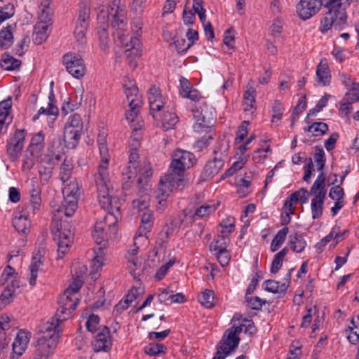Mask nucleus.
Masks as SVG:
<instances>
[{
	"label": "nucleus",
	"mask_w": 359,
	"mask_h": 359,
	"mask_svg": "<svg viewBox=\"0 0 359 359\" xmlns=\"http://www.w3.org/2000/svg\"><path fill=\"white\" fill-rule=\"evenodd\" d=\"M97 145L100 158L97 172L95 175L97 200L101 208L108 210V212L103 219L96 222L92 235L96 243L101 245L107 239V227L113 235L117 232L116 225L120 218V206L117 203L118 200L112 198L109 194V164L111 156L109 153L107 135L104 132L98 135Z\"/></svg>",
	"instance_id": "f257e3e1"
},
{
	"label": "nucleus",
	"mask_w": 359,
	"mask_h": 359,
	"mask_svg": "<svg viewBox=\"0 0 359 359\" xmlns=\"http://www.w3.org/2000/svg\"><path fill=\"white\" fill-rule=\"evenodd\" d=\"M139 154L136 149L130 151L129 161L123 169L122 184L123 189H129L136 179L137 184L141 187L147 185V179L152 175V170L149 164L138 161Z\"/></svg>",
	"instance_id": "f03ea898"
},
{
	"label": "nucleus",
	"mask_w": 359,
	"mask_h": 359,
	"mask_svg": "<svg viewBox=\"0 0 359 359\" xmlns=\"http://www.w3.org/2000/svg\"><path fill=\"white\" fill-rule=\"evenodd\" d=\"M62 321L55 315L41 326L36 347L41 359L46 358L51 350L55 348L60 337V323Z\"/></svg>",
	"instance_id": "7ed1b4c3"
},
{
	"label": "nucleus",
	"mask_w": 359,
	"mask_h": 359,
	"mask_svg": "<svg viewBox=\"0 0 359 359\" xmlns=\"http://www.w3.org/2000/svg\"><path fill=\"white\" fill-rule=\"evenodd\" d=\"M215 114L214 109L209 107L205 103L193 109V116L196 120V123L194 126V131L202 133L208 130V135L202 137L194 143V148L198 151L206 148L210 144V140L213 138V132L210 125L215 119Z\"/></svg>",
	"instance_id": "20e7f679"
},
{
	"label": "nucleus",
	"mask_w": 359,
	"mask_h": 359,
	"mask_svg": "<svg viewBox=\"0 0 359 359\" xmlns=\"http://www.w3.org/2000/svg\"><path fill=\"white\" fill-rule=\"evenodd\" d=\"M353 0H325L324 6L327 9L321 20L322 31L326 32L332 26H340L347 19L346 9Z\"/></svg>",
	"instance_id": "39448f33"
},
{
	"label": "nucleus",
	"mask_w": 359,
	"mask_h": 359,
	"mask_svg": "<svg viewBox=\"0 0 359 359\" xmlns=\"http://www.w3.org/2000/svg\"><path fill=\"white\" fill-rule=\"evenodd\" d=\"M81 287L82 283L79 279L72 281L58 298L59 308L55 314L60 318L61 320L69 318L72 311L76 308L79 302V292Z\"/></svg>",
	"instance_id": "423d86ee"
},
{
	"label": "nucleus",
	"mask_w": 359,
	"mask_h": 359,
	"mask_svg": "<svg viewBox=\"0 0 359 359\" xmlns=\"http://www.w3.org/2000/svg\"><path fill=\"white\" fill-rule=\"evenodd\" d=\"M196 158L194 155L185 150L177 149L172 156L168 170L170 173L180 177V182L185 179L184 170L194 165Z\"/></svg>",
	"instance_id": "0eeeda50"
},
{
	"label": "nucleus",
	"mask_w": 359,
	"mask_h": 359,
	"mask_svg": "<svg viewBox=\"0 0 359 359\" xmlns=\"http://www.w3.org/2000/svg\"><path fill=\"white\" fill-rule=\"evenodd\" d=\"M186 183V179H183L180 182V177L168 170V174L163 176L158 184V188L156 191V198L158 200L159 205L163 206V202L173 192L175 189H182Z\"/></svg>",
	"instance_id": "6e6552de"
},
{
	"label": "nucleus",
	"mask_w": 359,
	"mask_h": 359,
	"mask_svg": "<svg viewBox=\"0 0 359 359\" xmlns=\"http://www.w3.org/2000/svg\"><path fill=\"white\" fill-rule=\"evenodd\" d=\"M234 330L236 329H228L225 332L217 346V352L212 359H225L238 347V339L233 338L236 332Z\"/></svg>",
	"instance_id": "1a4fd4ad"
},
{
	"label": "nucleus",
	"mask_w": 359,
	"mask_h": 359,
	"mask_svg": "<svg viewBox=\"0 0 359 359\" xmlns=\"http://www.w3.org/2000/svg\"><path fill=\"white\" fill-rule=\"evenodd\" d=\"M27 131L25 129L17 130L13 136L7 142L6 153L11 161H17L24 147Z\"/></svg>",
	"instance_id": "9d476101"
},
{
	"label": "nucleus",
	"mask_w": 359,
	"mask_h": 359,
	"mask_svg": "<svg viewBox=\"0 0 359 359\" xmlns=\"http://www.w3.org/2000/svg\"><path fill=\"white\" fill-rule=\"evenodd\" d=\"M110 18H111V15L110 14L109 10L108 8L104 9L103 6L97 14V20L100 26L97 28V32L100 47L103 51H106L109 48L107 27Z\"/></svg>",
	"instance_id": "9b49d317"
},
{
	"label": "nucleus",
	"mask_w": 359,
	"mask_h": 359,
	"mask_svg": "<svg viewBox=\"0 0 359 359\" xmlns=\"http://www.w3.org/2000/svg\"><path fill=\"white\" fill-rule=\"evenodd\" d=\"M63 64L67 71L76 79L82 78L86 72L83 59L75 53H67L63 56Z\"/></svg>",
	"instance_id": "f8f14e48"
},
{
	"label": "nucleus",
	"mask_w": 359,
	"mask_h": 359,
	"mask_svg": "<svg viewBox=\"0 0 359 359\" xmlns=\"http://www.w3.org/2000/svg\"><path fill=\"white\" fill-rule=\"evenodd\" d=\"M54 238L57 241V259H62L69 251L74 235L69 228L64 226L54 233Z\"/></svg>",
	"instance_id": "ddd939ff"
},
{
	"label": "nucleus",
	"mask_w": 359,
	"mask_h": 359,
	"mask_svg": "<svg viewBox=\"0 0 359 359\" xmlns=\"http://www.w3.org/2000/svg\"><path fill=\"white\" fill-rule=\"evenodd\" d=\"M322 5V0H300L296 9L299 17L306 20L315 15L320 11Z\"/></svg>",
	"instance_id": "4468645a"
},
{
	"label": "nucleus",
	"mask_w": 359,
	"mask_h": 359,
	"mask_svg": "<svg viewBox=\"0 0 359 359\" xmlns=\"http://www.w3.org/2000/svg\"><path fill=\"white\" fill-rule=\"evenodd\" d=\"M112 346V339L110 335L109 328L107 326H102L98 330V332L95 334L94 341L93 342V349L97 351H108Z\"/></svg>",
	"instance_id": "2eb2a0df"
},
{
	"label": "nucleus",
	"mask_w": 359,
	"mask_h": 359,
	"mask_svg": "<svg viewBox=\"0 0 359 359\" xmlns=\"http://www.w3.org/2000/svg\"><path fill=\"white\" fill-rule=\"evenodd\" d=\"M33 215L29 207H25L22 210L15 213L13 219V224L15 229L22 234H27L31 228L30 216Z\"/></svg>",
	"instance_id": "dca6fc26"
},
{
	"label": "nucleus",
	"mask_w": 359,
	"mask_h": 359,
	"mask_svg": "<svg viewBox=\"0 0 359 359\" xmlns=\"http://www.w3.org/2000/svg\"><path fill=\"white\" fill-rule=\"evenodd\" d=\"M134 244L135 248L128 251L126 255V259L128 262V267L129 272L134 277L140 276L144 270V263H143L142 258L138 255V247Z\"/></svg>",
	"instance_id": "f3484780"
},
{
	"label": "nucleus",
	"mask_w": 359,
	"mask_h": 359,
	"mask_svg": "<svg viewBox=\"0 0 359 359\" xmlns=\"http://www.w3.org/2000/svg\"><path fill=\"white\" fill-rule=\"evenodd\" d=\"M28 192L29 196L31 212L34 214L36 210H39L41 206V189L35 177H32L28 182Z\"/></svg>",
	"instance_id": "a211bd4d"
},
{
	"label": "nucleus",
	"mask_w": 359,
	"mask_h": 359,
	"mask_svg": "<svg viewBox=\"0 0 359 359\" xmlns=\"http://www.w3.org/2000/svg\"><path fill=\"white\" fill-rule=\"evenodd\" d=\"M148 100L151 114L157 120L158 116L157 113L164 107L165 98L162 95L158 88L151 86L148 90Z\"/></svg>",
	"instance_id": "6ab92c4d"
},
{
	"label": "nucleus",
	"mask_w": 359,
	"mask_h": 359,
	"mask_svg": "<svg viewBox=\"0 0 359 359\" xmlns=\"http://www.w3.org/2000/svg\"><path fill=\"white\" fill-rule=\"evenodd\" d=\"M46 249L43 246H40L34 252L31 264L29 265V282L31 285H34L38 277V273L41 269L43 263Z\"/></svg>",
	"instance_id": "aec40b11"
},
{
	"label": "nucleus",
	"mask_w": 359,
	"mask_h": 359,
	"mask_svg": "<svg viewBox=\"0 0 359 359\" xmlns=\"http://www.w3.org/2000/svg\"><path fill=\"white\" fill-rule=\"evenodd\" d=\"M78 208V201L75 198H64L61 205L51 204L52 212L56 217H61L62 215L69 217L76 212Z\"/></svg>",
	"instance_id": "412c9836"
},
{
	"label": "nucleus",
	"mask_w": 359,
	"mask_h": 359,
	"mask_svg": "<svg viewBox=\"0 0 359 359\" xmlns=\"http://www.w3.org/2000/svg\"><path fill=\"white\" fill-rule=\"evenodd\" d=\"M123 86L129 106H141L142 97L139 95V90L134 80L126 78L123 80Z\"/></svg>",
	"instance_id": "4be33fe9"
},
{
	"label": "nucleus",
	"mask_w": 359,
	"mask_h": 359,
	"mask_svg": "<svg viewBox=\"0 0 359 359\" xmlns=\"http://www.w3.org/2000/svg\"><path fill=\"white\" fill-rule=\"evenodd\" d=\"M292 270L293 269L289 270L286 273L285 278V282L280 283L274 280H267L264 281L263 284L264 289L273 294H278L279 295L284 294L287 290Z\"/></svg>",
	"instance_id": "5701e85b"
},
{
	"label": "nucleus",
	"mask_w": 359,
	"mask_h": 359,
	"mask_svg": "<svg viewBox=\"0 0 359 359\" xmlns=\"http://www.w3.org/2000/svg\"><path fill=\"white\" fill-rule=\"evenodd\" d=\"M121 43L126 48V54L128 57H139L141 55L140 49V41L137 36L128 38V35L123 34L119 36Z\"/></svg>",
	"instance_id": "b1692460"
},
{
	"label": "nucleus",
	"mask_w": 359,
	"mask_h": 359,
	"mask_svg": "<svg viewBox=\"0 0 359 359\" xmlns=\"http://www.w3.org/2000/svg\"><path fill=\"white\" fill-rule=\"evenodd\" d=\"M111 5L108 8L111 15L112 25L114 27H119L121 25H125L126 10L124 7L121 6V0H111Z\"/></svg>",
	"instance_id": "393cba45"
},
{
	"label": "nucleus",
	"mask_w": 359,
	"mask_h": 359,
	"mask_svg": "<svg viewBox=\"0 0 359 359\" xmlns=\"http://www.w3.org/2000/svg\"><path fill=\"white\" fill-rule=\"evenodd\" d=\"M95 256L90 264V276L92 279L96 280L103 266L106 264L104 250L99 247L94 250Z\"/></svg>",
	"instance_id": "a878e982"
},
{
	"label": "nucleus",
	"mask_w": 359,
	"mask_h": 359,
	"mask_svg": "<svg viewBox=\"0 0 359 359\" xmlns=\"http://www.w3.org/2000/svg\"><path fill=\"white\" fill-rule=\"evenodd\" d=\"M153 224V213L151 210H147L142 216L141 226L138 229L137 235L134 238L135 245H137L140 240H147L145 236L151 231Z\"/></svg>",
	"instance_id": "bb28decb"
},
{
	"label": "nucleus",
	"mask_w": 359,
	"mask_h": 359,
	"mask_svg": "<svg viewBox=\"0 0 359 359\" xmlns=\"http://www.w3.org/2000/svg\"><path fill=\"white\" fill-rule=\"evenodd\" d=\"M256 90L254 87L250 86L243 94V111L245 116H252L257 110L256 106Z\"/></svg>",
	"instance_id": "cd10ccee"
},
{
	"label": "nucleus",
	"mask_w": 359,
	"mask_h": 359,
	"mask_svg": "<svg viewBox=\"0 0 359 359\" xmlns=\"http://www.w3.org/2000/svg\"><path fill=\"white\" fill-rule=\"evenodd\" d=\"M327 193L326 175L325 172L319 173L316 180L313 182L311 189L310 194L313 198L318 200H325Z\"/></svg>",
	"instance_id": "c85d7f7f"
},
{
	"label": "nucleus",
	"mask_w": 359,
	"mask_h": 359,
	"mask_svg": "<svg viewBox=\"0 0 359 359\" xmlns=\"http://www.w3.org/2000/svg\"><path fill=\"white\" fill-rule=\"evenodd\" d=\"M331 81V72L325 60H321L316 71V82L320 86H329Z\"/></svg>",
	"instance_id": "c756f323"
},
{
	"label": "nucleus",
	"mask_w": 359,
	"mask_h": 359,
	"mask_svg": "<svg viewBox=\"0 0 359 359\" xmlns=\"http://www.w3.org/2000/svg\"><path fill=\"white\" fill-rule=\"evenodd\" d=\"M31 334L25 330H20L13 343V353L20 356L26 350Z\"/></svg>",
	"instance_id": "7c9ffc66"
},
{
	"label": "nucleus",
	"mask_w": 359,
	"mask_h": 359,
	"mask_svg": "<svg viewBox=\"0 0 359 359\" xmlns=\"http://www.w3.org/2000/svg\"><path fill=\"white\" fill-rule=\"evenodd\" d=\"M224 165V159L214 157L212 160L208 161L205 165L202 172V176L205 180L212 178L219 172Z\"/></svg>",
	"instance_id": "2f4dec72"
},
{
	"label": "nucleus",
	"mask_w": 359,
	"mask_h": 359,
	"mask_svg": "<svg viewBox=\"0 0 359 359\" xmlns=\"http://www.w3.org/2000/svg\"><path fill=\"white\" fill-rule=\"evenodd\" d=\"M180 95L185 98H188L192 101L197 102L201 98L199 91L193 88L190 82L185 78L182 77L180 79Z\"/></svg>",
	"instance_id": "473e14b6"
},
{
	"label": "nucleus",
	"mask_w": 359,
	"mask_h": 359,
	"mask_svg": "<svg viewBox=\"0 0 359 359\" xmlns=\"http://www.w3.org/2000/svg\"><path fill=\"white\" fill-rule=\"evenodd\" d=\"M130 109L126 112V118L130 128L133 130H141L144 126V122L140 116H139L138 108L140 106H129Z\"/></svg>",
	"instance_id": "72a5a7b5"
},
{
	"label": "nucleus",
	"mask_w": 359,
	"mask_h": 359,
	"mask_svg": "<svg viewBox=\"0 0 359 359\" xmlns=\"http://www.w3.org/2000/svg\"><path fill=\"white\" fill-rule=\"evenodd\" d=\"M141 292V288L133 287L126 295L125 299L123 301H121L118 304L116 305L115 309L118 312H121L124 310H126L130 305L133 304V303L136 300Z\"/></svg>",
	"instance_id": "f704fd0d"
},
{
	"label": "nucleus",
	"mask_w": 359,
	"mask_h": 359,
	"mask_svg": "<svg viewBox=\"0 0 359 359\" xmlns=\"http://www.w3.org/2000/svg\"><path fill=\"white\" fill-rule=\"evenodd\" d=\"M81 131H76L69 127H65L63 140L65 147L68 149L75 148L81 138Z\"/></svg>",
	"instance_id": "c9c22d12"
},
{
	"label": "nucleus",
	"mask_w": 359,
	"mask_h": 359,
	"mask_svg": "<svg viewBox=\"0 0 359 359\" xmlns=\"http://www.w3.org/2000/svg\"><path fill=\"white\" fill-rule=\"evenodd\" d=\"M44 137L45 136L42 131L34 134L30 140L27 150H29V151L32 153L41 156L42 151L44 148Z\"/></svg>",
	"instance_id": "e433bc0d"
},
{
	"label": "nucleus",
	"mask_w": 359,
	"mask_h": 359,
	"mask_svg": "<svg viewBox=\"0 0 359 359\" xmlns=\"http://www.w3.org/2000/svg\"><path fill=\"white\" fill-rule=\"evenodd\" d=\"M288 245L293 252L295 253H301L304 250L307 244L302 234L295 233L289 236Z\"/></svg>",
	"instance_id": "4c0bfd02"
},
{
	"label": "nucleus",
	"mask_w": 359,
	"mask_h": 359,
	"mask_svg": "<svg viewBox=\"0 0 359 359\" xmlns=\"http://www.w3.org/2000/svg\"><path fill=\"white\" fill-rule=\"evenodd\" d=\"M236 329L235 330L236 334L233 337V338H237L238 339V343L240 342V338L238 335L241 334V332L244 331L245 333H248L250 334H253L255 333L256 328L254 325V323L252 320L248 319V318H243L241 320V323L239 325H233L232 327H229V329Z\"/></svg>",
	"instance_id": "58836bf2"
},
{
	"label": "nucleus",
	"mask_w": 359,
	"mask_h": 359,
	"mask_svg": "<svg viewBox=\"0 0 359 359\" xmlns=\"http://www.w3.org/2000/svg\"><path fill=\"white\" fill-rule=\"evenodd\" d=\"M39 175L41 181L46 184L52 176L53 163L51 159L41 160L38 166Z\"/></svg>",
	"instance_id": "ea45409f"
},
{
	"label": "nucleus",
	"mask_w": 359,
	"mask_h": 359,
	"mask_svg": "<svg viewBox=\"0 0 359 359\" xmlns=\"http://www.w3.org/2000/svg\"><path fill=\"white\" fill-rule=\"evenodd\" d=\"M90 24L76 22L74 30V36L76 42L83 48L86 44V34Z\"/></svg>",
	"instance_id": "a19ab883"
},
{
	"label": "nucleus",
	"mask_w": 359,
	"mask_h": 359,
	"mask_svg": "<svg viewBox=\"0 0 359 359\" xmlns=\"http://www.w3.org/2000/svg\"><path fill=\"white\" fill-rule=\"evenodd\" d=\"M64 198H75L78 201L80 196V185L79 182L74 179L65 184L62 188Z\"/></svg>",
	"instance_id": "79ce46f5"
},
{
	"label": "nucleus",
	"mask_w": 359,
	"mask_h": 359,
	"mask_svg": "<svg viewBox=\"0 0 359 359\" xmlns=\"http://www.w3.org/2000/svg\"><path fill=\"white\" fill-rule=\"evenodd\" d=\"M297 204L290 196H287L283 208L285 214L281 216V224L283 225H286L290 222L291 216L294 214V206Z\"/></svg>",
	"instance_id": "37998d69"
},
{
	"label": "nucleus",
	"mask_w": 359,
	"mask_h": 359,
	"mask_svg": "<svg viewBox=\"0 0 359 359\" xmlns=\"http://www.w3.org/2000/svg\"><path fill=\"white\" fill-rule=\"evenodd\" d=\"M76 22L90 24V0H81L78 11V18Z\"/></svg>",
	"instance_id": "c03bdc74"
},
{
	"label": "nucleus",
	"mask_w": 359,
	"mask_h": 359,
	"mask_svg": "<svg viewBox=\"0 0 359 359\" xmlns=\"http://www.w3.org/2000/svg\"><path fill=\"white\" fill-rule=\"evenodd\" d=\"M236 219L231 216L223 219L217 227V233L229 237L235 230Z\"/></svg>",
	"instance_id": "a18cd8bd"
},
{
	"label": "nucleus",
	"mask_w": 359,
	"mask_h": 359,
	"mask_svg": "<svg viewBox=\"0 0 359 359\" xmlns=\"http://www.w3.org/2000/svg\"><path fill=\"white\" fill-rule=\"evenodd\" d=\"M144 191L142 194L140 195L136 199H134L132 203L133 208L138 212L147 210L149 205L150 198L148 194V189L144 186L142 187Z\"/></svg>",
	"instance_id": "49530a36"
},
{
	"label": "nucleus",
	"mask_w": 359,
	"mask_h": 359,
	"mask_svg": "<svg viewBox=\"0 0 359 359\" xmlns=\"http://www.w3.org/2000/svg\"><path fill=\"white\" fill-rule=\"evenodd\" d=\"M11 327L10 318L6 315L0 317V352L6 345V332Z\"/></svg>",
	"instance_id": "de8ad7c7"
},
{
	"label": "nucleus",
	"mask_w": 359,
	"mask_h": 359,
	"mask_svg": "<svg viewBox=\"0 0 359 359\" xmlns=\"http://www.w3.org/2000/svg\"><path fill=\"white\" fill-rule=\"evenodd\" d=\"M40 156L26 149L22 160V171L24 172L30 171Z\"/></svg>",
	"instance_id": "09e8293b"
},
{
	"label": "nucleus",
	"mask_w": 359,
	"mask_h": 359,
	"mask_svg": "<svg viewBox=\"0 0 359 359\" xmlns=\"http://www.w3.org/2000/svg\"><path fill=\"white\" fill-rule=\"evenodd\" d=\"M20 65L21 62L19 60L7 53L3 54L0 60V66L8 71L15 70L20 67Z\"/></svg>",
	"instance_id": "8fccbe9b"
},
{
	"label": "nucleus",
	"mask_w": 359,
	"mask_h": 359,
	"mask_svg": "<svg viewBox=\"0 0 359 359\" xmlns=\"http://www.w3.org/2000/svg\"><path fill=\"white\" fill-rule=\"evenodd\" d=\"M229 242V237L217 233V237L210 245V250L211 252H219L227 250Z\"/></svg>",
	"instance_id": "3c124183"
},
{
	"label": "nucleus",
	"mask_w": 359,
	"mask_h": 359,
	"mask_svg": "<svg viewBox=\"0 0 359 359\" xmlns=\"http://www.w3.org/2000/svg\"><path fill=\"white\" fill-rule=\"evenodd\" d=\"M13 27L8 25L0 32V47L2 49H7L13 44Z\"/></svg>",
	"instance_id": "603ef678"
},
{
	"label": "nucleus",
	"mask_w": 359,
	"mask_h": 359,
	"mask_svg": "<svg viewBox=\"0 0 359 359\" xmlns=\"http://www.w3.org/2000/svg\"><path fill=\"white\" fill-rule=\"evenodd\" d=\"M288 252V248L285 247L274 255L270 269V271L272 273H278L281 269L283 266V259L287 255Z\"/></svg>",
	"instance_id": "864d4df0"
},
{
	"label": "nucleus",
	"mask_w": 359,
	"mask_h": 359,
	"mask_svg": "<svg viewBox=\"0 0 359 359\" xmlns=\"http://www.w3.org/2000/svg\"><path fill=\"white\" fill-rule=\"evenodd\" d=\"M198 302L207 309L215 306V293L213 290L205 289L198 297Z\"/></svg>",
	"instance_id": "5fc2aeb1"
},
{
	"label": "nucleus",
	"mask_w": 359,
	"mask_h": 359,
	"mask_svg": "<svg viewBox=\"0 0 359 359\" xmlns=\"http://www.w3.org/2000/svg\"><path fill=\"white\" fill-rule=\"evenodd\" d=\"M287 233V227H283L278 231L271 243L270 250L271 252H276L282 246L286 239Z\"/></svg>",
	"instance_id": "6e6d98bb"
},
{
	"label": "nucleus",
	"mask_w": 359,
	"mask_h": 359,
	"mask_svg": "<svg viewBox=\"0 0 359 359\" xmlns=\"http://www.w3.org/2000/svg\"><path fill=\"white\" fill-rule=\"evenodd\" d=\"M306 133H311L313 136H322L328 130V126L323 122H314L307 128H304Z\"/></svg>",
	"instance_id": "4d7b16f0"
},
{
	"label": "nucleus",
	"mask_w": 359,
	"mask_h": 359,
	"mask_svg": "<svg viewBox=\"0 0 359 359\" xmlns=\"http://www.w3.org/2000/svg\"><path fill=\"white\" fill-rule=\"evenodd\" d=\"M248 158L249 154H247V156H239L238 160L231 165L224 175H222V178L225 179L226 177L232 176L235 172L242 169L248 161Z\"/></svg>",
	"instance_id": "13d9d810"
},
{
	"label": "nucleus",
	"mask_w": 359,
	"mask_h": 359,
	"mask_svg": "<svg viewBox=\"0 0 359 359\" xmlns=\"http://www.w3.org/2000/svg\"><path fill=\"white\" fill-rule=\"evenodd\" d=\"M217 209V206L212 203H207L198 208L193 215L194 219H199L210 215Z\"/></svg>",
	"instance_id": "bf43d9fd"
},
{
	"label": "nucleus",
	"mask_w": 359,
	"mask_h": 359,
	"mask_svg": "<svg viewBox=\"0 0 359 359\" xmlns=\"http://www.w3.org/2000/svg\"><path fill=\"white\" fill-rule=\"evenodd\" d=\"M161 126L165 130H168L174 128L179 121L177 116L175 113H164L161 119Z\"/></svg>",
	"instance_id": "052dcab7"
},
{
	"label": "nucleus",
	"mask_w": 359,
	"mask_h": 359,
	"mask_svg": "<svg viewBox=\"0 0 359 359\" xmlns=\"http://www.w3.org/2000/svg\"><path fill=\"white\" fill-rule=\"evenodd\" d=\"M313 161L319 173L324 172L323 168L326 163L325 153L322 147H316L313 154Z\"/></svg>",
	"instance_id": "680f3d73"
},
{
	"label": "nucleus",
	"mask_w": 359,
	"mask_h": 359,
	"mask_svg": "<svg viewBox=\"0 0 359 359\" xmlns=\"http://www.w3.org/2000/svg\"><path fill=\"white\" fill-rule=\"evenodd\" d=\"M71 272L72 273L73 281L79 279L83 283V278L87 273V267L85 264L76 261L72 264Z\"/></svg>",
	"instance_id": "e2e57ef3"
},
{
	"label": "nucleus",
	"mask_w": 359,
	"mask_h": 359,
	"mask_svg": "<svg viewBox=\"0 0 359 359\" xmlns=\"http://www.w3.org/2000/svg\"><path fill=\"white\" fill-rule=\"evenodd\" d=\"M324 202L325 200H318L317 198L311 199V210L313 219H318L322 216Z\"/></svg>",
	"instance_id": "0e129e2a"
},
{
	"label": "nucleus",
	"mask_w": 359,
	"mask_h": 359,
	"mask_svg": "<svg viewBox=\"0 0 359 359\" xmlns=\"http://www.w3.org/2000/svg\"><path fill=\"white\" fill-rule=\"evenodd\" d=\"M65 127H69L76 131H82L83 122L81 116L78 114H74L69 116L67 122Z\"/></svg>",
	"instance_id": "69168bd1"
},
{
	"label": "nucleus",
	"mask_w": 359,
	"mask_h": 359,
	"mask_svg": "<svg viewBox=\"0 0 359 359\" xmlns=\"http://www.w3.org/2000/svg\"><path fill=\"white\" fill-rule=\"evenodd\" d=\"M166 347L162 344L150 343L144 348V352L150 356H157L165 353Z\"/></svg>",
	"instance_id": "338daca9"
},
{
	"label": "nucleus",
	"mask_w": 359,
	"mask_h": 359,
	"mask_svg": "<svg viewBox=\"0 0 359 359\" xmlns=\"http://www.w3.org/2000/svg\"><path fill=\"white\" fill-rule=\"evenodd\" d=\"M86 325L88 330L93 334L97 333L100 327H102V326H100L99 316L95 314L89 315L87 318Z\"/></svg>",
	"instance_id": "774afa93"
}]
</instances>
